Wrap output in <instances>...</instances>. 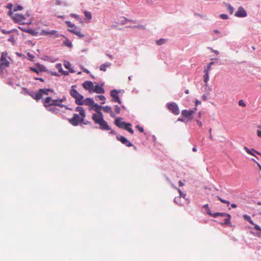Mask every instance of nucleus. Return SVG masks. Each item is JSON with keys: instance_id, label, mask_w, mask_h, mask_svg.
I'll list each match as a JSON object with an SVG mask.
<instances>
[{"instance_id": "f257e3e1", "label": "nucleus", "mask_w": 261, "mask_h": 261, "mask_svg": "<svg viewBox=\"0 0 261 261\" xmlns=\"http://www.w3.org/2000/svg\"><path fill=\"white\" fill-rule=\"evenodd\" d=\"M102 107L98 105L96 103H94L92 106V108L96 113H94L92 116V119L95 124H98L99 126V128L103 130H110L111 127L109 126L107 122L103 119V116L100 109H102Z\"/></svg>"}, {"instance_id": "f03ea898", "label": "nucleus", "mask_w": 261, "mask_h": 261, "mask_svg": "<svg viewBox=\"0 0 261 261\" xmlns=\"http://www.w3.org/2000/svg\"><path fill=\"white\" fill-rule=\"evenodd\" d=\"M102 107L98 105L96 103H94L92 106V108L96 113H94L92 116V119L95 124H98L99 126V128L103 130H110L111 127L109 126L107 122L103 119V116L100 109H102Z\"/></svg>"}, {"instance_id": "7ed1b4c3", "label": "nucleus", "mask_w": 261, "mask_h": 261, "mask_svg": "<svg viewBox=\"0 0 261 261\" xmlns=\"http://www.w3.org/2000/svg\"><path fill=\"white\" fill-rule=\"evenodd\" d=\"M66 100V98L53 99L51 97L47 96L43 99L42 101L43 106L45 109L51 113H58L59 109L56 108V106H58L60 108H63L64 106L62 104V102Z\"/></svg>"}, {"instance_id": "20e7f679", "label": "nucleus", "mask_w": 261, "mask_h": 261, "mask_svg": "<svg viewBox=\"0 0 261 261\" xmlns=\"http://www.w3.org/2000/svg\"><path fill=\"white\" fill-rule=\"evenodd\" d=\"M75 111L79 112L80 115L74 114L73 117L69 119V122L73 126L78 125L80 123L84 122V119L86 117V113L84 109L81 107H77Z\"/></svg>"}, {"instance_id": "39448f33", "label": "nucleus", "mask_w": 261, "mask_h": 261, "mask_svg": "<svg viewBox=\"0 0 261 261\" xmlns=\"http://www.w3.org/2000/svg\"><path fill=\"white\" fill-rule=\"evenodd\" d=\"M206 213L208 215L214 218H216L218 216L224 217V220L223 224H228L230 223V215L229 214L225 213H212L209 208H207V209H206Z\"/></svg>"}, {"instance_id": "423d86ee", "label": "nucleus", "mask_w": 261, "mask_h": 261, "mask_svg": "<svg viewBox=\"0 0 261 261\" xmlns=\"http://www.w3.org/2000/svg\"><path fill=\"white\" fill-rule=\"evenodd\" d=\"M76 87L75 85H72L70 90V95L75 99V102L76 105H79L80 103H82L81 102L84 98V96L81 95L79 92L75 89Z\"/></svg>"}, {"instance_id": "0eeeda50", "label": "nucleus", "mask_w": 261, "mask_h": 261, "mask_svg": "<svg viewBox=\"0 0 261 261\" xmlns=\"http://www.w3.org/2000/svg\"><path fill=\"white\" fill-rule=\"evenodd\" d=\"M168 110L175 115L180 113L179 109L175 102H169L167 104Z\"/></svg>"}, {"instance_id": "6e6552de", "label": "nucleus", "mask_w": 261, "mask_h": 261, "mask_svg": "<svg viewBox=\"0 0 261 261\" xmlns=\"http://www.w3.org/2000/svg\"><path fill=\"white\" fill-rule=\"evenodd\" d=\"M8 14L11 16L14 21L16 22H22L25 19V16L19 13H13L11 11L9 12Z\"/></svg>"}, {"instance_id": "1a4fd4ad", "label": "nucleus", "mask_w": 261, "mask_h": 261, "mask_svg": "<svg viewBox=\"0 0 261 261\" xmlns=\"http://www.w3.org/2000/svg\"><path fill=\"white\" fill-rule=\"evenodd\" d=\"M119 91L113 90L111 91L110 95L112 97V101L117 102L119 104L121 103V101L118 96Z\"/></svg>"}, {"instance_id": "9d476101", "label": "nucleus", "mask_w": 261, "mask_h": 261, "mask_svg": "<svg viewBox=\"0 0 261 261\" xmlns=\"http://www.w3.org/2000/svg\"><path fill=\"white\" fill-rule=\"evenodd\" d=\"M83 88L88 90L90 93L92 92L94 85L91 81H86L82 84Z\"/></svg>"}, {"instance_id": "9b49d317", "label": "nucleus", "mask_w": 261, "mask_h": 261, "mask_svg": "<svg viewBox=\"0 0 261 261\" xmlns=\"http://www.w3.org/2000/svg\"><path fill=\"white\" fill-rule=\"evenodd\" d=\"M247 13L245 10L242 7H239L237 11L235 13V16L238 17H245L247 16Z\"/></svg>"}, {"instance_id": "f8f14e48", "label": "nucleus", "mask_w": 261, "mask_h": 261, "mask_svg": "<svg viewBox=\"0 0 261 261\" xmlns=\"http://www.w3.org/2000/svg\"><path fill=\"white\" fill-rule=\"evenodd\" d=\"M82 103H80L79 105H86L90 107V108H92V106H93L94 103H95L93 99L91 98H86V99L82 100L81 102Z\"/></svg>"}, {"instance_id": "ddd939ff", "label": "nucleus", "mask_w": 261, "mask_h": 261, "mask_svg": "<svg viewBox=\"0 0 261 261\" xmlns=\"http://www.w3.org/2000/svg\"><path fill=\"white\" fill-rule=\"evenodd\" d=\"M117 139L120 141L122 144L125 145L127 147L133 146V144L130 142L126 138L123 136H117Z\"/></svg>"}, {"instance_id": "4468645a", "label": "nucleus", "mask_w": 261, "mask_h": 261, "mask_svg": "<svg viewBox=\"0 0 261 261\" xmlns=\"http://www.w3.org/2000/svg\"><path fill=\"white\" fill-rule=\"evenodd\" d=\"M196 110V108H195L193 110H184L181 111V114L184 117L189 118L195 113Z\"/></svg>"}, {"instance_id": "2eb2a0df", "label": "nucleus", "mask_w": 261, "mask_h": 261, "mask_svg": "<svg viewBox=\"0 0 261 261\" xmlns=\"http://www.w3.org/2000/svg\"><path fill=\"white\" fill-rule=\"evenodd\" d=\"M126 123L125 122L122 121L121 118H117L115 120V125L120 128H123Z\"/></svg>"}, {"instance_id": "dca6fc26", "label": "nucleus", "mask_w": 261, "mask_h": 261, "mask_svg": "<svg viewBox=\"0 0 261 261\" xmlns=\"http://www.w3.org/2000/svg\"><path fill=\"white\" fill-rule=\"evenodd\" d=\"M102 109L105 112L109 113L112 118H114L115 117V114L113 112L112 109L110 106H107L105 107H102Z\"/></svg>"}, {"instance_id": "f3484780", "label": "nucleus", "mask_w": 261, "mask_h": 261, "mask_svg": "<svg viewBox=\"0 0 261 261\" xmlns=\"http://www.w3.org/2000/svg\"><path fill=\"white\" fill-rule=\"evenodd\" d=\"M92 92H95L98 94L104 93L105 90L101 86H100L99 85H95L94 86Z\"/></svg>"}, {"instance_id": "a211bd4d", "label": "nucleus", "mask_w": 261, "mask_h": 261, "mask_svg": "<svg viewBox=\"0 0 261 261\" xmlns=\"http://www.w3.org/2000/svg\"><path fill=\"white\" fill-rule=\"evenodd\" d=\"M69 31L75 35L78 36L80 38H83L84 37V35L82 34L81 32L76 27L73 29H69Z\"/></svg>"}, {"instance_id": "6ab92c4d", "label": "nucleus", "mask_w": 261, "mask_h": 261, "mask_svg": "<svg viewBox=\"0 0 261 261\" xmlns=\"http://www.w3.org/2000/svg\"><path fill=\"white\" fill-rule=\"evenodd\" d=\"M29 94L34 99L39 100L42 98L41 93L38 91L36 93H29Z\"/></svg>"}, {"instance_id": "aec40b11", "label": "nucleus", "mask_w": 261, "mask_h": 261, "mask_svg": "<svg viewBox=\"0 0 261 261\" xmlns=\"http://www.w3.org/2000/svg\"><path fill=\"white\" fill-rule=\"evenodd\" d=\"M244 150L246 151V152L252 156H255L254 152H255L257 154H259L261 155V153H260L259 152L256 151L254 149H249L248 147L246 146L244 147Z\"/></svg>"}, {"instance_id": "412c9836", "label": "nucleus", "mask_w": 261, "mask_h": 261, "mask_svg": "<svg viewBox=\"0 0 261 261\" xmlns=\"http://www.w3.org/2000/svg\"><path fill=\"white\" fill-rule=\"evenodd\" d=\"M111 65V63H109V62L106 63L105 64H101L99 66V69L101 71H106L107 70V68L108 67H110Z\"/></svg>"}, {"instance_id": "4be33fe9", "label": "nucleus", "mask_w": 261, "mask_h": 261, "mask_svg": "<svg viewBox=\"0 0 261 261\" xmlns=\"http://www.w3.org/2000/svg\"><path fill=\"white\" fill-rule=\"evenodd\" d=\"M132 124L129 123H126V125H124L123 128L128 131L129 133H130L131 134H134V130L131 128Z\"/></svg>"}, {"instance_id": "5701e85b", "label": "nucleus", "mask_w": 261, "mask_h": 261, "mask_svg": "<svg viewBox=\"0 0 261 261\" xmlns=\"http://www.w3.org/2000/svg\"><path fill=\"white\" fill-rule=\"evenodd\" d=\"M39 91L41 93V95L42 94L48 95L49 94V92H53V90L49 89H40Z\"/></svg>"}, {"instance_id": "b1692460", "label": "nucleus", "mask_w": 261, "mask_h": 261, "mask_svg": "<svg viewBox=\"0 0 261 261\" xmlns=\"http://www.w3.org/2000/svg\"><path fill=\"white\" fill-rule=\"evenodd\" d=\"M225 6L227 8V10L229 12L230 14H232L234 11V8L230 4L224 3Z\"/></svg>"}, {"instance_id": "393cba45", "label": "nucleus", "mask_w": 261, "mask_h": 261, "mask_svg": "<svg viewBox=\"0 0 261 261\" xmlns=\"http://www.w3.org/2000/svg\"><path fill=\"white\" fill-rule=\"evenodd\" d=\"M95 98L96 100L98 99L102 100V102H101V104L105 103L106 98L103 95H96L95 96Z\"/></svg>"}, {"instance_id": "a878e982", "label": "nucleus", "mask_w": 261, "mask_h": 261, "mask_svg": "<svg viewBox=\"0 0 261 261\" xmlns=\"http://www.w3.org/2000/svg\"><path fill=\"white\" fill-rule=\"evenodd\" d=\"M204 75L203 76V81L205 83H207L209 80V74L207 71H204Z\"/></svg>"}, {"instance_id": "bb28decb", "label": "nucleus", "mask_w": 261, "mask_h": 261, "mask_svg": "<svg viewBox=\"0 0 261 261\" xmlns=\"http://www.w3.org/2000/svg\"><path fill=\"white\" fill-rule=\"evenodd\" d=\"M243 217L246 220H247V221L250 222L251 224H254L253 223V221H252V220L249 216H248L247 215H244Z\"/></svg>"}, {"instance_id": "cd10ccee", "label": "nucleus", "mask_w": 261, "mask_h": 261, "mask_svg": "<svg viewBox=\"0 0 261 261\" xmlns=\"http://www.w3.org/2000/svg\"><path fill=\"white\" fill-rule=\"evenodd\" d=\"M49 35H54L56 37H58L59 36L58 32L55 30H51L49 31Z\"/></svg>"}, {"instance_id": "c85d7f7f", "label": "nucleus", "mask_w": 261, "mask_h": 261, "mask_svg": "<svg viewBox=\"0 0 261 261\" xmlns=\"http://www.w3.org/2000/svg\"><path fill=\"white\" fill-rule=\"evenodd\" d=\"M166 40L164 39H160L156 41V43L158 45H162L164 44L166 42Z\"/></svg>"}, {"instance_id": "c756f323", "label": "nucleus", "mask_w": 261, "mask_h": 261, "mask_svg": "<svg viewBox=\"0 0 261 261\" xmlns=\"http://www.w3.org/2000/svg\"><path fill=\"white\" fill-rule=\"evenodd\" d=\"M40 35L42 36H47L49 35V31H46L44 30H41V32L40 33Z\"/></svg>"}, {"instance_id": "7c9ffc66", "label": "nucleus", "mask_w": 261, "mask_h": 261, "mask_svg": "<svg viewBox=\"0 0 261 261\" xmlns=\"http://www.w3.org/2000/svg\"><path fill=\"white\" fill-rule=\"evenodd\" d=\"M84 13L87 18H88L89 20H90L92 18V15L90 12L88 11H85Z\"/></svg>"}, {"instance_id": "2f4dec72", "label": "nucleus", "mask_w": 261, "mask_h": 261, "mask_svg": "<svg viewBox=\"0 0 261 261\" xmlns=\"http://www.w3.org/2000/svg\"><path fill=\"white\" fill-rule=\"evenodd\" d=\"M115 112L116 114H119L120 112V108L118 105L114 106Z\"/></svg>"}, {"instance_id": "473e14b6", "label": "nucleus", "mask_w": 261, "mask_h": 261, "mask_svg": "<svg viewBox=\"0 0 261 261\" xmlns=\"http://www.w3.org/2000/svg\"><path fill=\"white\" fill-rule=\"evenodd\" d=\"M66 24H67V26H68L69 28H70V29H73V28H74L75 27V25H74V24H72V23H71V22H70V21H66Z\"/></svg>"}, {"instance_id": "72a5a7b5", "label": "nucleus", "mask_w": 261, "mask_h": 261, "mask_svg": "<svg viewBox=\"0 0 261 261\" xmlns=\"http://www.w3.org/2000/svg\"><path fill=\"white\" fill-rule=\"evenodd\" d=\"M217 198L222 203L227 204V205H228L229 204V202L228 201L223 199L221 198L219 196H217Z\"/></svg>"}, {"instance_id": "f704fd0d", "label": "nucleus", "mask_w": 261, "mask_h": 261, "mask_svg": "<svg viewBox=\"0 0 261 261\" xmlns=\"http://www.w3.org/2000/svg\"><path fill=\"white\" fill-rule=\"evenodd\" d=\"M64 44L66 46L68 47H71L72 46V43L71 42H69L68 39H66V41L64 42Z\"/></svg>"}, {"instance_id": "c9c22d12", "label": "nucleus", "mask_w": 261, "mask_h": 261, "mask_svg": "<svg viewBox=\"0 0 261 261\" xmlns=\"http://www.w3.org/2000/svg\"><path fill=\"white\" fill-rule=\"evenodd\" d=\"M238 103L240 106H242L243 107H245L246 106L243 100H240L239 101Z\"/></svg>"}, {"instance_id": "e433bc0d", "label": "nucleus", "mask_w": 261, "mask_h": 261, "mask_svg": "<svg viewBox=\"0 0 261 261\" xmlns=\"http://www.w3.org/2000/svg\"><path fill=\"white\" fill-rule=\"evenodd\" d=\"M220 17L223 19H227L228 18V16L226 14H222L220 15Z\"/></svg>"}, {"instance_id": "4c0bfd02", "label": "nucleus", "mask_w": 261, "mask_h": 261, "mask_svg": "<svg viewBox=\"0 0 261 261\" xmlns=\"http://www.w3.org/2000/svg\"><path fill=\"white\" fill-rule=\"evenodd\" d=\"M136 127L138 129L139 131L141 133H143L144 132V129L142 127L139 125H136Z\"/></svg>"}, {"instance_id": "58836bf2", "label": "nucleus", "mask_w": 261, "mask_h": 261, "mask_svg": "<svg viewBox=\"0 0 261 261\" xmlns=\"http://www.w3.org/2000/svg\"><path fill=\"white\" fill-rule=\"evenodd\" d=\"M70 64L69 63V62H67L66 63L64 64V66L67 69H69L70 68Z\"/></svg>"}, {"instance_id": "ea45409f", "label": "nucleus", "mask_w": 261, "mask_h": 261, "mask_svg": "<svg viewBox=\"0 0 261 261\" xmlns=\"http://www.w3.org/2000/svg\"><path fill=\"white\" fill-rule=\"evenodd\" d=\"M23 8L21 6H18L16 8L14 9L13 11L15 12L18 10H21Z\"/></svg>"}, {"instance_id": "a19ab883", "label": "nucleus", "mask_w": 261, "mask_h": 261, "mask_svg": "<svg viewBox=\"0 0 261 261\" xmlns=\"http://www.w3.org/2000/svg\"><path fill=\"white\" fill-rule=\"evenodd\" d=\"M211 65L208 64L206 67H204V71H207V72H208V71L211 69Z\"/></svg>"}, {"instance_id": "79ce46f5", "label": "nucleus", "mask_w": 261, "mask_h": 261, "mask_svg": "<svg viewBox=\"0 0 261 261\" xmlns=\"http://www.w3.org/2000/svg\"><path fill=\"white\" fill-rule=\"evenodd\" d=\"M31 70H32V71H34V72H35L37 73V74H38V73H39V70H38L37 68H33V67H31Z\"/></svg>"}, {"instance_id": "37998d69", "label": "nucleus", "mask_w": 261, "mask_h": 261, "mask_svg": "<svg viewBox=\"0 0 261 261\" xmlns=\"http://www.w3.org/2000/svg\"><path fill=\"white\" fill-rule=\"evenodd\" d=\"M8 40H9V41H12V42L14 41V36H12H12H10V37H9V39H8Z\"/></svg>"}, {"instance_id": "c03bdc74", "label": "nucleus", "mask_w": 261, "mask_h": 261, "mask_svg": "<svg viewBox=\"0 0 261 261\" xmlns=\"http://www.w3.org/2000/svg\"><path fill=\"white\" fill-rule=\"evenodd\" d=\"M254 228L256 229V230H260L261 231V228L257 225L255 224L254 225Z\"/></svg>"}, {"instance_id": "a18cd8bd", "label": "nucleus", "mask_w": 261, "mask_h": 261, "mask_svg": "<svg viewBox=\"0 0 261 261\" xmlns=\"http://www.w3.org/2000/svg\"><path fill=\"white\" fill-rule=\"evenodd\" d=\"M256 134H257V136L260 138H261V130H257V132H256Z\"/></svg>"}, {"instance_id": "49530a36", "label": "nucleus", "mask_w": 261, "mask_h": 261, "mask_svg": "<svg viewBox=\"0 0 261 261\" xmlns=\"http://www.w3.org/2000/svg\"><path fill=\"white\" fill-rule=\"evenodd\" d=\"M252 161H253L255 163H256V164L257 165L258 167H259L260 170L261 171V165L258 163L255 160H254V159H252Z\"/></svg>"}, {"instance_id": "de8ad7c7", "label": "nucleus", "mask_w": 261, "mask_h": 261, "mask_svg": "<svg viewBox=\"0 0 261 261\" xmlns=\"http://www.w3.org/2000/svg\"><path fill=\"white\" fill-rule=\"evenodd\" d=\"M197 124L200 126L201 127L202 126V122L199 120H197Z\"/></svg>"}, {"instance_id": "09e8293b", "label": "nucleus", "mask_w": 261, "mask_h": 261, "mask_svg": "<svg viewBox=\"0 0 261 261\" xmlns=\"http://www.w3.org/2000/svg\"><path fill=\"white\" fill-rule=\"evenodd\" d=\"M179 199H180V197H176V198H175L174 201L175 202L177 203V201H178V200H179Z\"/></svg>"}, {"instance_id": "8fccbe9b", "label": "nucleus", "mask_w": 261, "mask_h": 261, "mask_svg": "<svg viewBox=\"0 0 261 261\" xmlns=\"http://www.w3.org/2000/svg\"><path fill=\"white\" fill-rule=\"evenodd\" d=\"M212 49V51L214 53H215L216 55H218L219 54V51L218 50H214V49Z\"/></svg>"}, {"instance_id": "3c124183", "label": "nucleus", "mask_w": 261, "mask_h": 261, "mask_svg": "<svg viewBox=\"0 0 261 261\" xmlns=\"http://www.w3.org/2000/svg\"><path fill=\"white\" fill-rule=\"evenodd\" d=\"M36 80H39L41 82H44V80L42 78H35Z\"/></svg>"}, {"instance_id": "603ef678", "label": "nucleus", "mask_w": 261, "mask_h": 261, "mask_svg": "<svg viewBox=\"0 0 261 261\" xmlns=\"http://www.w3.org/2000/svg\"><path fill=\"white\" fill-rule=\"evenodd\" d=\"M12 7H13V5L11 4H9L8 6V8L10 9H11Z\"/></svg>"}, {"instance_id": "864d4df0", "label": "nucleus", "mask_w": 261, "mask_h": 261, "mask_svg": "<svg viewBox=\"0 0 261 261\" xmlns=\"http://www.w3.org/2000/svg\"><path fill=\"white\" fill-rule=\"evenodd\" d=\"M231 206L232 208H236L237 207V205L234 203H232L231 204Z\"/></svg>"}, {"instance_id": "5fc2aeb1", "label": "nucleus", "mask_w": 261, "mask_h": 261, "mask_svg": "<svg viewBox=\"0 0 261 261\" xmlns=\"http://www.w3.org/2000/svg\"><path fill=\"white\" fill-rule=\"evenodd\" d=\"M201 104V102L200 101H198V100H196V105L197 106L198 105Z\"/></svg>"}, {"instance_id": "6e6d98bb", "label": "nucleus", "mask_w": 261, "mask_h": 261, "mask_svg": "<svg viewBox=\"0 0 261 261\" xmlns=\"http://www.w3.org/2000/svg\"><path fill=\"white\" fill-rule=\"evenodd\" d=\"M192 150H193V151H194V152H196V151H197V148H196V147H194L192 148Z\"/></svg>"}, {"instance_id": "4d7b16f0", "label": "nucleus", "mask_w": 261, "mask_h": 261, "mask_svg": "<svg viewBox=\"0 0 261 261\" xmlns=\"http://www.w3.org/2000/svg\"><path fill=\"white\" fill-rule=\"evenodd\" d=\"M3 33L4 34H9V33H10L11 32V31H8L6 32V31H5L4 30L3 31Z\"/></svg>"}, {"instance_id": "13d9d810", "label": "nucleus", "mask_w": 261, "mask_h": 261, "mask_svg": "<svg viewBox=\"0 0 261 261\" xmlns=\"http://www.w3.org/2000/svg\"><path fill=\"white\" fill-rule=\"evenodd\" d=\"M82 123H84V124H90V122L89 121H86V122H85V121H84V122H83Z\"/></svg>"}, {"instance_id": "bf43d9fd", "label": "nucleus", "mask_w": 261, "mask_h": 261, "mask_svg": "<svg viewBox=\"0 0 261 261\" xmlns=\"http://www.w3.org/2000/svg\"><path fill=\"white\" fill-rule=\"evenodd\" d=\"M179 186H184V184L180 180L179 181Z\"/></svg>"}, {"instance_id": "052dcab7", "label": "nucleus", "mask_w": 261, "mask_h": 261, "mask_svg": "<svg viewBox=\"0 0 261 261\" xmlns=\"http://www.w3.org/2000/svg\"><path fill=\"white\" fill-rule=\"evenodd\" d=\"M203 207H204V208H206V209H207V208H208V204H205V205L203 206Z\"/></svg>"}, {"instance_id": "680f3d73", "label": "nucleus", "mask_w": 261, "mask_h": 261, "mask_svg": "<svg viewBox=\"0 0 261 261\" xmlns=\"http://www.w3.org/2000/svg\"><path fill=\"white\" fill-rule=\"evenodd\" d=\"M214 33H217V34L220 33V32L217 30H214Z\"/></svg>"}, {"instance_id": "e2e57ef3", "label": "nucleus", "mask_w": 261, "mask_h": 261, "mask_svg": "<svg viewBox=\"0 0 261 261\" xmlns=\"http://www.w3.org/2000/svg\"><path fill=\"white\" fill-rule=\"evenodd\" d=\"M210 139L211 140H213V136H212V134H210Z\"/></svg>"}, {"instance_id": "0e129e2a", "label": "nucleus", "mask_w": 261, "mask_h": 261, "mask_svg": "<svg viewBox=\"0 0 261 261\" xmlns=\"http://www.w3.org/2000/svg\"><path fill=\"white\" fill-rule=\"evenodd\" d=\"M178 191H179V193L180 194V196H181L182 194V193L180 189H178Z\"/></svg>"}, {"instance_id": "69168bd1", "label": "nucleus", "mask_w": 261, "mask_h": 261, "mask_svg": "<svg viewBox=\"0 0 261 261\" xmlns=\"http://www.w3.org/2000/svg\"><path fill=\"white\" fill-rule=\"evenodd\" d=\"M214 64L213 62H210L208 64L211 65V66Z\"/></svg>"}, {"instance_id": "338daca9", "label": "nucleus", "mask_w": 261, "mask_h": 261, "mask_svg": "<svg viewBox=\"0 0 261 261\" xmlns=\"http://www.w3.org/2000/svg\"><path fill=\"white\" fill-rule=\"evenodd\" d=\"M212 128H211L209 129V133H210V134H211V133H212Z\"/></svg>"}, {"instance_id": "774afa93", "label": "nucleus", "mask_w": 261, "mask_h": 261, "mask_svg": "<svg viewBox=\"0 0 261 261\" xmlns=\"http://www.w3.org/2000/svg\"><path fill=\"white\" fill-rule=\"evenodd\" d=\"M185 93H186V94H188V93H189V90H186L185 91Z\"/></svg>"}]
</instances>
